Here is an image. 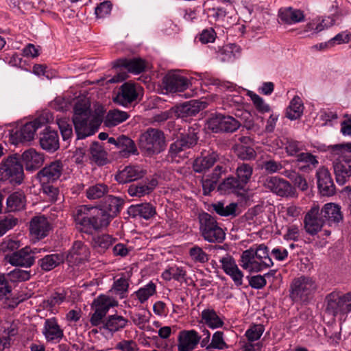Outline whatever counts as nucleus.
I'll list each match as a JSON object with an SVG mask.
<instances>
[{
  "instance_id": "nucleus-1",
  "label": "nucleus",
  "mask_w": 351,
  "mask_h": 351,
  "mask_svg": "<svg viewBox=\"0 0 351 351\" xmlns=\"http://www.w3.org/2000/svg\"><path fill=\"white\" fill-rule=\"evenodd\" d=\"M75 222L82 232L88 234L107 227L112 218L101 208L80 205L73 213Z\"/></svg>"
},
{
  "instance_id": "nucleus-2",
  "label": "nucleus",
  "mask_w": 351,
  "mask_h": 351,
  "mask_svg": "<svg viewBox=\"0 0 351 351\" xmlns=\"http://www.w3.org/2000/svg\"><path fill=\"white\" fill-rule=\"evenodd\" d=\"M324 152L332 162L337 182L344 184L351 177V142L328 145Z\"/></svg>"
},
{
  "instance_id": "nucleus-3",
  "label": "nucleus",
  "mask_w": 351,
  "mask_h": 351,
  "mask_svg": "<svg viewBox=\"0 0 351 351\" xmlns=\"http://www.w3.org/2000/svg\"><path fill=\"white\" fill-rule=\"evenodd\" d=\"M290 287V297L293 301L308 303L313 298L317 285L313 278L302 276L295 278Z\"/></svg>"
},
{
  "instance_id": "nucleus-4",
  "label": "nucleus",
  "mask_w": 351,
  "mask_h": 351,
  "mask_svg": "<svg viewBox=\"0 0 351 351\" xmlns=\"http://www.w3.org/2000/svg\"><path fill=\"white\" fill-rule=\"evenodd\" d=\"M198 220L199 234L205 241L219 243L223 241L226 234L214 217L204 212L199 215Z\"/></svg>"
},
{
  "instance_id": "nucleus-5",
  "label": "nucleus",
  "mask_w": 351,
  "mask_h": 351,
  "mask_svg": "<svg viewBox=\"0 0 351 351\" xmlns=\"http://www.w3.org/2000/svg\"><path fill=\"white\" fill-rule=\"evenodd\" d=\"M23 178V167L16 155L9 156L1 162L0 180L16 185L21 184Z\"/></svg>"
},
{
  "instance_id": "nucleus-6",
  "label": "nucleus",
  "mask_w": 351,
  "mask_h": 351,
  "mask_svg": "<svg viewBox=\"0 0 351 351\" xmlns=\"http://www.w3.org/2000/svg\"><path fill=\"white\" fill-rule=\"evenodd\" d=\"M139 147L149 156L160 153L165 147L164 133L158 129L148 128L140 136Z\"/></svg>"
},
{
  "instance_id": "nucleus-7",
  "label": "nucleus",
  "mask_w": 351,
  "mask_h": 351,
  "mask_svg": "<svg viewBox=\"0 0 351 351\" xmlns=\"http://www.w3.org/2000/svg\"><path fill=\"white\" fill-rule=\"evenodd\" d=\"M90 110L85 102H77L74 107L73 123L78 138H84L94 134L88 123Z\"/></svg>"
},
{
  "instance_id": "nucleus-8",
  "label": "nucleus",
  "mask_w": 351,
  "mask_h": 351,
  "mask_svg": "<svg viewBox=\"0 0 351 351\" xmlns=\"http://www.w3.org/2000/svg\"><path fill=\"white\" fill-rule=\"evenodd\" d=\"M326 302L327 312L334 316L351 311V292L345 294L332 292L327 295Z\"/></svg>"
},
{
  "instance_id": "nucleus-9",
  "label": "nucleus",
  "mask_w": 351,
  "mask_h": 351,
  "mask_svg": "<svg viewBox=\"0 0 351 351\" xmlns=\"http://www.w3.org/2000/svg\"><path fill=\"white\" fill-rule=\"evenodd\" d=\"M207 125L213 132H234L241 126V123L232 116L217 114L211 116L207 121Z\"/></svg>"
},
{
  "instance_id": "nucleus-10",
  "label": "nucleus",
  "mask_w": 351,
  "mask_h": 351,
  "mask_svg": "<svg viewBox=\"0 0 351 351\" xmlns=\"http://www.w3.org/2000/svg\"><path fill=\"white\" fill-rule=\"evenodd\" d=\"M264 186L272 193L280 197H295V189L286 180L277 177H269L266 178L263 184Z\"/></svg>"
},
{
  "instance_id": "nucleus-11",
  "label": "nucleus",
  "mask_w": 351,
  "mask_h": 351,
  "mask_svg": "<svg viewBox=\"0 0 351 351\" xmlns=\"http://www.w3.org/2000/svg\"><path fill=\"white\" fill-rule=\"evenodd\" d=\"M324 223V218L321 215L318 206H313L304 216V230L311 236L317 234L322 230Z\"/></svg>"
},
{
  "instance_id": "nucleus-12",
  "label": "nucleus",
  "mask_w": 351,
  "mask_h": 351,
  "mask_svg": "<svg viewBox=\"0 0 351 351\" xmlns=\"http://www.w3.org/2000/svg\"><path fill=\"white\" fill-rule=\"evenodd\" d=\"M164 88L171 93L183 92L191 84L190 80L178 72L168 73L162 80Z\"/></svg>"
},
{
  "instance_id": "nucleus-13",
  "label": "nucleus",
  "mask_w": 351,
  "mask_h": 351,
  "mask_svg": "<svg viewBox=\"0 0 351 351\" xmlns=\"http://www.w3.org/2000/svg\"><path fill=\"white\" fill-rule=\"evenodd\" d=\"M5 259L13 266L25 268L31 267L35 262V256L31 254V247L28 246L6 254Z\"/></svg>"
},
{
  "instance_id": "nucleus-14",
  "label": "nucleus",
  "mask_w": 351,
  "mask_h": 351,
  "mask_svg": "<svg viewBox=\"0 0 351 351\" xmlns=\"http://www.w3.org/2000/svg\"><path fill=\"white\" fill-rule=\"evenodd\" d=\"M50 230L51 224L44 215L35 216L29 222V234L35 241L46 237Z\"/></svg>"
},
{
  "instance_id": "nucleus-15",
  "label": "nucleus",
  "mask_w": 351,
  "mask_h": 351,
  "mask_svg": "<svg viewBox=\"0 0 351 351\" xmlns=\"http://www.w3.org/2000/svg\"><path fill=\"white\" fill-rule=\"evenodd\" d=\"M201 337L193 329L180 331L178 336V351H193L197 348Z\"/></svg>"
},
{
  "instance_id": "nucleus-16",
  "label": "nucleus",
  "mask_w": 351,
  "mask_h": 351,
  "mask_svg": "<svg viewBox=\"0 0 351 351\" xmlns=\"http://www.w3.org/2000/svg\"><path fill=\"white\" fill-rule=\"evenodd\" d=\"M317 187L320 193L324 196H330L335 194V186L328 168L321 167L316 173Z\"/></svg>"
},
{
  "instance_id": "nucleus-17",
  "label": "nucleus",
  "mask_w": 351,
  "mask_h": 351,
  "mask_svg": "<svg viewBox=\"0 0 351 351\" xmlns=\"http://www.w3.org/2000/svg\"><path fill=\"white\" fill-rule=\"evenodd\" d=\"M63 170L62 164L60 161L56 160L46 165L37 173V178L40 184L47 182L53 183L58 180L62 175Z\"/></svg>"
},
{
  "instance_id": "nucleus-18",
  "label": "nucleus",
  "mask_w": 351,
  "mask_h": 351,
  "mask_svg": "<svg viewBox=\"0 0 351 351\" xmlns=\"http://www.w3.org/2000/svg\"><path fill=\"white\" fill-rule=\"evenodd\" d=\"M207 107V103L200 100H191L176 107L175 113L178 117L194 116Z\"/></svg>"
},
{
  "instance_id": "nucleus-19",
  "label": "nucleus",
  "mask_w": 351,
  "mask_h": 351,
  "mask_svg": "<svg viewBox=\"0 0 351 351\" xmlns=\"http://www.w3.org/2000/svg\"><path fill=\"white\" fill-rule=\"evenodd\" d=\"M43 334L49 342L58 343L64 337L63 330L60 328L55 318L45 319Z\"/></svg>"
},
{
  "instance_id": "nucleus-20",
  "label": "nucleus",
  "mask_w": 351,
  "mask_h": 351,
  "mask_svg": "<svg viewBox=\"0 0 351 351\" xmlns=\"http://www.w3.org/2000/svg\"><path fill=\"white\" fill-rule=\"evenodd\" d=\"M140 87L134 84L124 83L120 88V91L116 96L114 101L123 106H127L135 101L138 96Z\"/></svg>"
},
{
  "instance_id": "nucleus-21",
  "label": "nucleus",
  "mask_w": 351,
  "mask_h": 351,
  "mask_svg": "<svg viewBox=\"0 0 351 351\" xmlns=\"http://www.w3.org/2000/svg\"><path fill=\"white\" fill-rule=\"evenodd\" d=\"M89 255L90 252L88 247L82 241H77L67 254L66 260L70 264L76 265L87 260Z\"/></svg>"
},
{
  "instance_id": "nucleus-22",
  "label": "nucleus",
  "mask_w": 351,
  "mask_h": 351,
  "mask_svg": "<svg viewBox=\"0 0 351 351\" xmlns=\"http://www.w3.org/2000/svg\"><path fill=\"white\" fill-rule=\"evenodd\" d=\"M145 171L137 165H130L119 171L115 176V180L121 184H125L142 178Z\"/></svg>"
},
{
  "instance_id": "nucleus-23",
  "label": "nucleus",
  "mask_w": 351,
  "mask_h": 351,
  "mask_svg": "<svg viewBox=\"0 0 351 351\" xmlns=\"http://www.w3.org/2000/svg\"><path fill=\"white\" fill-rule=\"evenodd\" d=\"M197 137L195 133L189 132L182 135L173 143L170 146L169 151L171 154L177 155L182 151L193 147L197 144Z\"/></svg>"
},
{
  "instance_id": "nucleus-24",
  "label": "nucleus",
  "mask_w": 351,
  "mask_h": 351,
  "mask_svg": "<svg viewBox=\"0 0 351 351\" xmlns=\"http://www.w3.org/2000/svg\"><path fill=\"white\" fill-rule=\"evenodd\" d=\"M21 159L27 171H34L42 166L44 156L41 153L34 149L25 151L21 155Z\"/></svg>"
},
{
  "instance_id": "nucleus-25",
  "label": "nucleus",
  "mask_w": 351,
  "mask_h": 351,
  "mask_svg": "<svg viewBox=\"0 0 351 351\" xmlns=\"http://www.w3.org/2000/svg\"><path fill=\"white\" fill-rule=\"evenodd\" d=\"M320 211L325 222L327 221L330 225L338 224L343 221V216L341 207L336 204L327 203L324 204Z\"/></svg>"
},
{
  "instance_id": "nucleus-26",
  "label": "nucleus",
  "mask_w": 351,
  "mask_h": 351,
  "mask_svg": "<svg viewBox=\"0 0 351 351\" xmlns=\"http://www.w3.org/2000/svg\"><path fill=\"white\" fill-rule=\"evenodd\" d=\"M278 17L280 21L286 24L291 25L304 21V12L298 9L291 7L281 8L278 11Z\"/></svg>"
},
{
  "instance_id": "nucleus-27",
  "label": "nucleus",
  "mask_w": 351,
  "mask_h": 351,
  "mask_svg": "<svg viewBox=\"0 0 351 351\" xmlns=\"http://www.w3.org/2000/svg\"><path fill=\"white\" fill-rule=\"evenodd\" d=\"M240 265L243 269L250 272H259L263 271L258 260L255 258L253 247L242 252Z\"/></svg>"
},
{
  "instance_id": "nucleus-28",
  "label": "nucleus",
  "mask_w": 351,
  "mask_h": 351,
  "mask_svg": "<svg viewBox=\"0 0 351 351\" xmlns=\"http://www.w3.org/2000/svg\"><path fill=\"white\" fill-rule=\"evenodd\" d=\"M114 68H123L129 73H140L145 69V62L140 58L117 60L113 64Z\"/></svg>"
},
{
  "instance_id": "nucleus-29",
  "label": "nucleus",
  "mask_w": 351,
  "mask_h": 351,
  "mask_svg": "<svg viewBox=\"0 0 351 351\" xmlns=\"http://www.w3.org/2000/svg\"><path fill=\"white\" fill-rule=\"evenodd\" d=\"M297 162L300 171L306 173L312 171L319 164L317 156L309 152H301L297 155Z\"/></svg>"
},
{
  "instance_id": "nucleus-30",
  "label": "nucleus",
  "mask_w": 351,
  "mask_h": 351,
  "mask_svg": "<svg viewBox=\"0 0 351 351\" xmlns=\"http://www.w3.org/2000/svg\"><path fill=\"white\" fill-rule=\"evenodd\" d=\"M128 214L132 217L149 219L156 214L155 208L149 203L132 205L128 208Z\"/></svg>"
},
{
  "instance_id": "nucleus-31",
  "label": "nucleus",
  "mask_w": 351,
  "mask_h": 351,
  "mask_svg": "<svg viewBox=\"0 0 351 351\" xmlns=\"http://www.w3.org/2000/svg\"><path fill=\"white\" fill-rule=\"evenodd\" d=\"M219 159L216 152L208 154L206 156L197 157L193 165L194 171L202 173L210 168Z\"/></svg>"
},
{
  "instance_id": "nucleus-32",
  "label": "nucleus",
  "mask_w": 351,
  "mask_h": 351,
  "mask_svg": "<svg viewBox=\"0 0 351 351\" xmlns=\"http://www.w3.org/2000/svg\"><path fill=\"white\" fill-rule=\"evenodd\" d=\"M123 203V199L109 195L105 198V201L101 208L106 211L108 216L113 219L120 213Z\"/></svg>"
},
{
  "instance_id": "nucleus-33",
  "label": "nucleus",
  "mask_w": 351,
  "mask_h": 351,
  "mask_svg": "<svg viewBox=\"0 0 351 351\" xmlns=\"http://www.w3.org/2000/svg\"><path fill=\"white\" fill-rule=\"evenodd\" d=\"M157 182L152 180L150 182L133 184L129 186L128 193L131 197H141L150 193L156 187Z\"/></svg>"
},
{
  "instance_id": "nucleus-34",
  "label": "nucleus",
  "mask_w": 351,
  "mask_h": 351,
  "mask_svg": "<svg viewBox=\"0 0 351 351\" xmlns=\"http://www.w3.org/2000/svg\"><path fill=\"white\" fill-rule=\"evenodd\" d=\"M41 126L40 120L36 119L23 125L16 134L21 141H30L34 139L36 130Z\"/></svg>"
},
{
  "instance_id": "nucleus-35",
  "label": "nucleus",
  "mask_w": 351,
  "mask_h": 351,
  "mask_svg": "<svg viewBox=\"0 0 351 351\" xmlns=\"http://www.w3.org/2000/svg\"><path fill=\"white\" fill-rule=\"evenodd\" d=\"M128 320L123 316L119 315H112L108 316L100 327V330L105 329L111 332H117L127 325Z\"/></svg>"
},
{
  "instance_id": "nucleus-36",
  "label": "nucleus",
  "mask_w": 351,
  "mask_h": 351,
  "mask_svg": "<svg viewBox=\"0 0 351 351\" xmlns=\"http://www.w3.org/2000/svg\"><path fill=\"white\" fill-rule=\"evenodd\" d=\"M240 53V48L236 44H228L219 48L217 58L222 62H230L235 60Z\"/></svg>"
},
{
  "instance_id": "nucleus-37",
  "label": "nucleus",
  "mask_w": 351,
  "mask_h": 351,
  "mask_svg": "<svg viewBox=\"0 0 351 351\" xmlns=\"http://www.w3.org/2000/svg\"><path fill=\"white\" fill-rule=\"evenodd\" d=\"M202 322L211 329L221 328L224 323L214 309L206 308L202 311Z\"/></svg>"
},
{
  "instance_id": "nucleus-38",
  "label": "nucleus",
  "mask_w": 351,
  "mask_h": 351,
  "mask_svg": "<svg viewBox=\"0 0 351 351\" xmlns=\"http://www.w3.org/2000/svg\"><path fill=\"white\" fill-rule=\"evenodd\" d=\"M41 147L48 152H54L59 147L58 133L55 131H47L40 139Z\"/></svg>"
},
{
  "instance_id": "nucleus-39",
  "label": "nucleus",
  "mask_w": 351,
  "mask_h": 351,
  "mask_svg": "<svg viewBox=\"0 0 351 351\" xmlns=\"http://www.w3.org/2000/svg\"><path fill=\"white\" fill-rule=\"evenodd\" d=\"M65 260L63 254H52L46 255L38 261L40 268L46 271H49L62 263Z\"/></svg>"
},
{
  "instance_id": "nucleus-40",
  "label": "nucleus",
  "mask_w": 351,
  "mask_h": 351,
  "mask_svg": "<svg viewBox=\"0 0 351 351\" xmlns=\"http://www.w3.org/2000/svg\"><path fill=\"white\" fill-rule=\"evenodd\" d=\"M93 305L95 308V311L106 315L109 309L111 307L117 306L118 303L112 298L105 295H100L94 300Z\"/></svg>"
},
{
  "instance_id": "nucleus-41",
  "label": "nucleus",
  "mask_w": 351,
  "mask_h": 351,
  "mask_svg": "<svg viewBox=\"0 0 351 351\" xmlns=\"http://www.w3.org/2000/svg\"><path fill=\"white\" fill-rule=\"evenodd\" d=\"M254 254L263 270L273 265V261L269 256L268 247L263 244L253 247Z\"/></svg>"
},
{
  "instance_id": "nucleus-42",
  "label": "nucleus",
  "mask_w": 351,
  "mask_h": 351,
  "mask_svg": "<svg viewBox=\"0 0 351 351\" xmlns=\"http://www.w3.org/2000/svg\"><path fill=\"white\" fill-rule=\"evenodd\" d=\"M7 210L8 212H15L23 210L25 206V195L20 192H15L7 199Z\"/></svg>"
},
{
  "instance_id": "nucleus-43",
  "label": "nucleus",
  "mask_w": 351,
  "mask_h": 351,
  "mask_svg": "<svg viewBox=\"0 0 351 351\" xmlns=\"http://www.w3.org/2000/svg\"><path fill=\"white\" fill-rule=\"evenodd\" d=\"M304 110L302 99L298 96H295L291 101L286 110V117L291 120L299 119Z\"/></svg>"
},
{
  "instance_id": "nucleus-44",
  "label": "nucleus",
  "mask_w": 351,
  "mask_h": 351,
  "mask_svg": "<svg viewBox=\"0 0 351 351\" xmlns=\"http://www.w3.org/2000/svg\"><path fill=\"white\" fill-rule=\"evenodd\" d=\"M129 117L128 113L117 109L110 110L104 119V124L107 127H112L125 121Z\"/></svg>"
},
{
  "instance_id": "nucleus-45",
  "label": "nucleus",
  "mask_w": 351,
  "mask_h": 351,
  "mask_svg": "<svg viewBox=\"0 0 351 351\" xmlns=\"http://www.w3.org/2000/svg\"><path fill=\"white\" fill-rule=\"evenodd\" d=\"M186 271L183 267L173 266L165 269L162 274V278L167 281H170L172 279L178 282H183L185 280Z\"/></svg>"
},
{
  "instance_id": "nucleus-46",
  "label": "nucleus",
  "mask_w": 351,
  "mask_h": 351,
  "mask_svg": "<svg viewBox=\"0 0 351 351\" xmlns=\"http://www.w3.org/2000/svg\"><path fill=\"white\" fill-rule=\"evenodd\" d=\"M109 191V187L104 183H97L86 189V197L89 199H97L104 197Z\"/></svg>"
},
{
  "instance_id": "nucleus-47",
  "label": "nucleus",
  "mask_w": 351,
  "mask_h": 351,
  "mask_svg": "<svg viewBox=\"0 0 351 351\" xmlns=\"http://www.w3.org/2000/svg\"><path fill=\"white\" fill-rule=\"evenodd\" d=\"M117 142V148L121 149V152L123 156H126L131 154H134L137 152L134 141L125 136L123 135L118 137Z\"/></svg>"
},
{
  "instance_id": "nucleus-48",
  "label": "nucleus",
  "mask_w": 351,
  "mask_h": 351,
  "mask_svg": "<svg viewBox=\"0 0 351 351\" xmlns=\"http://www.w3.org/2000/svg\"><path fill=\"white\" fill-rule=\"evenodd\" d=\"M114 241L115 239L109 234H102L93 238L92 245L99 252H104Z\"/></svg>"
},
{
  "instance_id": "nucleus-49",
  "label": "nucleus",
  "mask_w": 351,
  "mask_h": 351,
  "mask_svg": "<svg viewBox=\"0 0 351 351\" xmlns=\"http://www.w3.org/2000/svg\"><path fill=\"white\" fill-rule=\"evenodd\" d=\"M90 152L92 159L99 165H104L106 158V152L103 149V147L98 143L94 142L90 147Z\"/></svg>"
},
{
  "instance_id": "nucleus-50",
  "label": "nucleus",
  "mask_w": 351,
  "mask_h": 351,
  "mask_svg": "<svg viewBox=\"0 0 351 351\" xmlns=\"http://www.w3.org/2000/svg\"><path fill=\"white\" fill-rule=\"evenodd\" d=\"M155 293L156 285L152 282H149L147 285L135 291L134 294L136 295L140 303L142 304L147 301Z\"/></svg>"
},
{
  "instance_id": "nucleus-51",
  "label": "nucleus",
  "mask_w": 351,
  "mask_h": 351,
  "mask_svg": "<svg viewBox=\"0 0 351 351\" xmlns=\"http://www.w3.org/2000/svg\"><path fill=\"white\" fill-rule=\"evenodd\" d=\"M253 172L252 167L247 163L239 164L236 170L237 177L245 186L249 182Z\"/></svg>"
},
{
  "instance_id": "nucleus-52",
  "label": "nucleus",
  "mask_w": 351,
  "mask_h": 351,
  "mask_svg": "<svg viewBox=\"0 0 351 351\" xmlns=\"http://www.w3.org/2000/svg\"><path fill=\"white\" fill-rule=\"evenodd\" d=\"M245 186L243 184H241V180L237 177H230L220 184L219 188L221 190L236 193L243 189Z\"/></svg>"
},
{
  "instance_id": "nucleus-53",
  "label": "nucleus",
  "mask_w": 351,
  "mask_h": 351,
  "mask_svg": "<svg viewBox=\"0 0 351 351\" xmlns=\"http://www.w3.org/2000/svg\"><path fill=\"white\" fill-rule=\"evenodd\" d=\"M189 254L191 260L195 263H206L209 260V255L198 245L190 248Z\"/></svg>"
},
{
  "instance_id": "nucleus-54",
  "label": "nucleus",
  "mask_w": 351,
  "mask_h": 351,
  "mask_svg": "<svg viewBox=\"0 0 351 351\" xmlns=\"http://www.w3.org/2000/svg\"><path fill=\"white\" fill-rule=\"evenodd\" d=\"M252 101L255 108L261 113L269 112L271 111L270 106L258 95L249 90L247 93Z\"/></svg>"
},
{
  "instance_id": "nucleus-55",
  "label": "nucleus",
  "mask_w": 351,
  "mask_h": 351,
  "mask_svg": "<svg viewBox=\"0 0 351 351\" xmlns=\"http://www.w3.org/2000/svg\"><path fill=\"white\" fill-rule=\"evenodd\" d=\"M31 276L30 271L16 268L8 273L5 277L10 282H19L29 280Z\"/></svg>"
},
{
  "instance_id": "nucleus-56",
  "label": "nucleus",
  "mask_w": 351,
  "mask_h": 351,
  "mask_svg": "<svg viewBox=\"0 0 351 351\" xmlns=\"http://www.w3.org/2000/svg\"><path fill=\"white\" fill-rule=\"evenodd\" d=\"M237 204L236 203H230L227 206H224L223 203L217 202L213 204L215 211L221 216L234 215Z\"/></svg>"
},
{
  "instance_id": "nucleus-57",
  "label": "nucleus",
  "mask_w": 351,
  "mask_h": 351,
  "mask_svg": "<svg viewBox=\"0 0 351 351\" xmlns=\"http://www.w3.org/2000/svg\"><path fill=\"white\" fill-rule=\"evenodd\" d=\"M57 124L64 141L69 140L73 135L72 124L66 118L57 119Z\"/></svg>"
},
{
  "instance_id": "nucleus-58",
  "label": "nucleus",
  "mask_w": 351,
  "mask_h": 351,
  "mask_svg": "<svg viewBox=\"0 0 351 351\" xmlns=\"http://www.w3.org/2000/svg\"><path fill=\"white\" fill-rule=\"evenodd\" d=\"M235 152L237 156L243 160H252L256 156V153L254 148L248 146L237 145L235 147Z\"/></svg>"
},
{
  "instance_id": "nucleus-59",
  "label": "nucleus",
  "mask_w": 351,
  "mask_h": 351,
  "mask_svg": "<svg viewBox=\"0 0 351 351\" xmlns=\"http://www.w3.org/2000/svg\"><path fill=\"white\" fill-rule=\"evenodd\" d=\"M223 335V332L221 331L215 332L213 335L212 339L208 347L217 350L228 348V346L224 341Z\"/></svg>"
},
{
  "instance_id": "nucleus-60",
  "label": "nucleus",
  "mask_w": 351,
  "mask_h": 351,
  "mask_svg": "<svg viewBox=\"0 0 351 351\" xmlns=\"http://www.w3.org/2000/svg\"><path fill=\"white\" fill-rule=\"evenodd\" d=\"M264 330L263 325L254 324L246 330L245 335L249 341L252 342L261 338Z\"/></svg>"
},
{
  "instance_id": "nucleus-61",
  "label": "nucleus",
  "mask_w": 351,
  "mask_h": 351,
  "mask_svg": "<svg viewBox=\"0 0 351 351\" xmlns=\"http://www.w3.org/2000/svg\"><path fill=\"white\" fill-rule=\"evenodd\" d=\"M351 41V32L349 31H343L331 38L328 42V45L333 47L336 45L346 44Z\"/></svg>"
},
{
  "instance_id": "nucleus-62",
  "label": "nucleus",
  "mask_w": 351,
  "mask_h": 351,
  "mask_svg": "<svg viewBox=\"0 0 351 351\" xmlns=\"http://www.w3.org/2000/svg\"><path fill=\"white\" fill-rule=\"evenodd\" d=\"M261 168L268 173H274L282 170L283 166L280 162L268 159L263 162Z\"/></svg>"
},
{
  "instance_id": "nucleus-63",
  "label": "nucleus",
  "mask_w": 351,
  "mask_h": 351,
  "mask_svg": "<svg viewBox=\"0 0 351 351\" xmlns=\"http://www.w3.org/2000/svg\"><path fill=\"white\" fill-rule=\"evenodd\" d=\"M303 149L302 143L294 141L288 140L285 144V150L287 154L290 156H296Z\"/></svg>"
},
{
  "instance_id": "nucleus-64",
  "label": "nucleus",
  "mask_w": 351,
  "mask_h": 351,
  "mask_svg": "<svg viewBox=\"0 0 351 351\" xmlns=\"http://www.w3.org/2000/svg\"><path fill=\"white\" fill-rule=\"evenodd\" d=\"M219 263L221 264V269L226 274L239 268L234 258L229 254L221 258Z\"/></svg>"
}]
</instances>
